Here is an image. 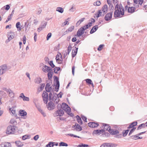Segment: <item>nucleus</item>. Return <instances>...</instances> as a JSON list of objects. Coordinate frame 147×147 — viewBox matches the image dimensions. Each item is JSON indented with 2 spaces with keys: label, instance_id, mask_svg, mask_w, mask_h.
I'll list each match as a JSON object with an SVG mask.
<instances>
[{
  "label": "nucleus",
  "instance_id": "f257e3e1",
  "mask_svg": "<svg viewBox=\"0 0 147 147\" xmlns=\"http://www.w3.org/2000/svg\"><path fill=\"white\" fill-rule=\"evenodd\" d=\"M115 9L114 13L115 18L121 17V15L123 16L124 14V9L122 4H120L119 5L117 4L115 7Z\"/></svg>",
  "mask_w": 147,
  "mask_h": 147
},
{
  "label": "nucleus",
  "instance_id": "f03ea898",
  "mask_svg": "<svg viewBox=\"0 0 147 147\" xmlns=\"http://www.w3.org/2000/svg\"><path fill=\"white\" fill-rule=\"evenodd\" d=\"M16 127L14 125H10L8 126L6 132V133L8 134H14L16 130Z\"/></svg>",
  "mask_w": 147,
  "mask_h": 147
},
{
  "label": "nucleus",
  "instance_id": "7ed1b4c3",
  "mask_svg": "<svg viewBox=\"0 0 147 147\" xmlns=\"http://www.w3.org/2000/svg\"><path fill=\"white\" fill-rule=\"evenodd\" d=\"M9 70L6 65H4L0 67V76L5 73Z\"/></svg>",
  "mask_w": 147,
  "mask_h": 147
},
{
  "label": "nucleus",
  "instance_id": "20e7f679",
  "mask_svg": "<svg viewBox=\"0 0 147 147\" xmlns=\"http://www.w3.org/2000/svg\"><path fill=\"white\" fill-rule=\"evenodd\" d=\"M62 109L66 111L69 113L71 112V109L68 105L64 102H63L61 106Z\"/></svg>",
  "mask_w": 147,
  "mask_h": 147
},
{
  "label": "nucleus",
  "instance_id": "39448f33",
  "mask_svg": "<svg viewBox=\"0 0 147 147\" xmlns=\"http://www.w3.org/2000/svg\"><path fill=\"white\" fill-rule=\"evenodd\" d=\"M54 77H55V78L54 80V83H55V82L56 83V85L54 84V85L56 86L55 88V91L57 92L58 91L59 87V82L58 78L57 76H55Z\"/></svg>",
  "mask_w": 147,
  "mask_h": 147
},
{
  "label": "nucleus",
  "instance_id": "423d86ee",
  "mask_svg": "<svg viewBox=\"0 0 147 147\" xmlns=\"http://www.w3.org/2000/svg\"><path fill=\"white\" fill-rule=\"evenodd\" d=\"M42 96L44 102L45 104H47L48 101V94L46 92L44 91L42 94Z\"/></svg>",
  "mask_w": 147,
  "mask_h": 147
},
{
  "label": "nucleus",
  "instance_id": "0eeeda50",
  "mask_svg": "<svg viewBox=\"0 0 147 147\" xmlns=\"http://www.w3.org/2000/svg\"><path fill=\"white\" fill-rule=\"evenodd\" d=\"M8 39L6 40V42H9L12 40L14 37V33L13 32H8L7 34Z\"/></svg>",
  "mask_w": 147,
  "mask_h": 147
},
{
  "label": "nucleus",
  "instance_id": "6e6552de",
  "mask_svg": "<svg viewBox=\"0 0 147 147\" xmlns=\"http://www.w3.org/2000/svg\"><path fill=\"white\" fill-rule=\"evenodd\" d=\"M108 131L109 133L113 135H115L118 134L119 133V131L117 129H111L109 128L108 130Z\"/></svg>",
  "mask_w": 147,
  "mask_h": 147
},
{
  "label": "nucleus",
  "instance_id": "1a4fd4ad",
  "mask_svg": "<svg viewBox=\"0 0 147 147\" xmlns=\"http://www.w3.org/2000/svg\"><path fill=\"white\" fill-rule=\"evenodd\" d=\"M72 128H73V130H76L78 131H80L82 130V127L77 123H76L74 125H73Z\"/></svg>",
  "mask_w": 147,
  "mask_h": 147
},
{
  "label": "nucleus",
  "instance_id": "9d476101",
  "mask_svg": "<svg viewBox=\"0 0 147 147\" xmlns=\"http://www.w3.org/2000/svg\"><path fill=\"white\" fill-rule=\"evenodd\" d=\"M42 70L43 72L47 73L50 71H53V69L50 67H48L47 65L43 66L42 68Z\"/></svg>",
  "mask_w": 147,
  "mask_h": 147
},
{
  "label": "nucleus",
  "instance_id": "9b49d317",
  "mask_svg": "<svg viewBox=\"0 0 147 147\" xmlns=\"http://www.w3.org/2000/svg\"><path fill=\"white\" fill-rule=\"evenodd\" d=\"M113 12H111L107 14L105 17V19L106 21H109L112 18Z\"/></svg>",
  "mask_w": 147,
  "mask_h": 147
},
{
  "label": "nucleus",
  "instance_id": "f8f14e48",
  "mask_svg": "<svg viewBox=\"0 0 147 147\" xmlns=\"http://www.w3.org/2000/svg\"><path fill=\"white\" fill-rule=\"evenodd\" d=\"M84 28L81 27L80 28L77 32V35L78 36H80L84 34Z\"/></svg>",
  "mask_w": 147,
  "mask_h": 147
},
{
  "label": "nucleus",
  "instance_id": "ddd939ff",
  "mask_svg": "<svg viewBox=\"0 0 147 147\" xmlns=\"http://www.w3.org/2000/svg\"><path fill=\"white\" fill-rule=\"evenodd\" d=\"M104 132V130L103 129H97L94 130L92 133L93 135L94 134H97L99 135L103 133Z\"/></svg>",
  "mask_w": 147,
  "mask_h": 147
},
{
  "label": "nucleus",
  "instance_id": "4468645a",
  "mask_svg": "<svg viewBox=\"0 0 147 147\" xmlns=\"http://www.w3.org/2000/svg\"><path fill=\"white\" fill-rule=\"evenodd\" d=\"M55 107V105L51 101L49 102L47 107L48 110H51L53 109H54Z\"/></svg>",
  "mask_w": 147,
  "mask_h": 147
},
{
  "label": "nucleus",
  "instance_id": "2eb2a0df",
  "mask_svg": "<svg viewBox=\"0 0 147 147\" xmlns=\"http://www.w3.org/2000/svg\"><path fill=\"white\" fill-rule=\"evenodd\" d=\"M88 125L90 127L94 128L98 127L99 125V124L98 123L90 122L88 123Z\"/></svg>",
  "mask_w": 147,
  "mask_h": 147
},
{
  "label": "nucleus",
  "instance_id": "dca6fc26",
  "mask_svg": "<svg viewBox=\"0 0 147 147\" xmlns=\"http://www.w3.org/2000/svg\"><path fill=\"white\" fill-rule=\"evenodd\" d=\"M30 25L29 23L25 22V32H27L30 28Z\"/></svg>",
  "mask_w": 147,
  "mask_h": 147
},
{
  "label": "nucleus",
  "instance_id": "f3484780",
  "mask_svg": "<svg viewBox=\"0 0 147 147\" xmlns=\"http://www.w3.org/2000/svg\"><path fill=\"white\" fill-rule=\"evenodd\" d=\"M64 114V112L61 109H59L56 111V114L57 116H61Z\"/></svg>",
  "mask_w": 147,
  "mask_h": 147
},
{
  "label": "nucleus",
  "instance_id": "a211bd4d",
  "mask_svg": "<svg viewBox=\"0 0 147 147\" xmlns=\"http://www.w3.org/2000/svg\"><path fill=\"white\" fill-rule=\"evenodd\" d=\"M108 10L107 6V5H105L104 6L102 7V11H101L102 13H103V15H104V14H105L107 12V11Z\"/></svg>",
  "mask_w": 147,
  "mask_h": 147
},
{
  "label": "nucleus",
  "instance_id": "6ab92c4d",
  "mask_svg": "<svg viewBox=\"0 0 147 147\" xmlns=\"http://www.w3.org/2000/svg\"><path fill=\"white\" fill-rule=\"evenodd\" d=\"M102 127H104L103 130H104V132L105 131H108L109 128H111V127L109 125L107 124L103 123Z\"/></svg>",
  "mask_w": 147,
  "mask_h": 147
},
{
  "label": "nucleus",
  "instance_id": "aec40b11",
  "mask_svg": "<svg viewBox=\"0 0 147 147\" xmlns=\"http://www.w3.org/2000/svg\"><path fill=\"white\" fill-rule=\"evenodd\" d=\"M138 123L137 121H134L130 124L129 125L128 127V129H130L133 127H134L136 126Z\"/></svg>",
  "mask_w": 147,
  "mask_h": 147
},
{
  "label": "nucleus",
  "instance_id": "412c9836",
  "mask_svg": "<svg viewBox=\"0 0 147 147\" xmlns=\"http://www.w3.org/2000/svg\"><path fill=\"white\" fill-rule=\"evenodd\" d=\"M98 25H96L95 26H94L91 30L90 32V34H92L94 33L98 29Z\"/></svg>",
  "mask_w": 147,
  "mask_h": 147
},
{
  "label": "nucleus",
  "instance_id": "4be33fe9",
  "mask_svg": "<svg viewBox=\"0 0 147 147\" xmlns=\"http://www.w3.org/2000/svg\"><path fill=\"white\" fill-rule=\"evenodd\" d=\"M9 96L11 98H14L15 97V94L11 89L7 92Z\"/></svg>",
  "mask_w": 147,
  "mask_h": 147
},
{
  "label": "nucleus",
  "instance_id": "5701e85b",
  "mask_svg": "<svg viewBox=\"0 0 147 147\" xmlns=\"http://www.w3.org/2000/svg\"><path fill=\"white\" fill-rule=\"evenodd\" d=\"M76 49L75 50H72V57H74L76 55L78 48L76 47H75Z\"/></svg>",
  "mask_w": 147,
  "mask_h": 147
},
{
  "label": "nucleus",
  "instance_id": "b1692460",
  "mask_svg": "<svg viewBox=\"0 0 147 147\" xmlns=\"http://www.w3.org/2000/svg\"><path fill=\"white\" fill-rule=\"evenodd\" d=\"M135 9L136 8L134 7H129L128 9V12L129 13H132L135 11Z\"/></svg>",
  "mask_w": 147,
  "mask_h": 147
},
{
  "label": "nucleus",
  "instance_id": "393cba45",
  "mask_svg": "<svg viewBox=\"0 0 147 147\" xmlns=\"http://www.w3.org/2000/svg\"><path fill=\"white\" fill-rule=\"evenodd\" d=\"M16 145L18 147H21L24 145V144L20 141H16L15 142Z\"/></svg>",
  "mask_w": 147,
  "mask_h": 147
},
{
  "label": "nucleus",
  "instance_id": "a878e982",
  "mask_svg": "<svg viewBox=\"0 0 147 147\" xmlns=\"http://www.w3.org/2000/svg\"><path fill=\"white\" fill-rule=\"evenodd\" d=\"M47 23V22L45 21L42 22L41 25L40 26V28L41 30H42L45 27Z\"/></svg>",
  "mask_w": 147,
  "mask_h": 147
},
{
  "label": "nucleus",
  "instance_id": "bb28decb",
  "mask_svg": "<svg viewBox=\"0 0 147 147\" xmlns=\"http://www.w3.org/2000/svg\"><path fill=\"white\" fill-rule=\"evenodd\" d=\"M19 114L22 117H24L27 115V113L24 110H20L19 111Z\"/></svg>",
  "mask_w": 147,
  "mask_h": 147
},
{
  "label": "nucleus",
  "instance_id": "cd10ccee",
  "mask_svg": "<svg viewBox=\"0 0 147 147\" xmlns=\"http://www.w3.org/2000/svg\"><path fill=\"white\" fill-rule=\"evenodd\" d=\"M2 145H3V147H11V144L7 142H5L2 143Z\"/></svg>",
  "mask_w": 147,
  "mask_h": 147
},
{
  "label": "nucleus",
  "instance_id": "c85d7f7f",
  "mask_svg": "<svg viewBox=\"0 0 147 147\" xmlns=\"http://www.w3.org/2000/svg\"><path fill=\"white\" fill-rule=\"evenodd\" d=\"M47 76L49 80H51L52 77L53 72L52 71H50L48 72Z\"/></svg>",
  "mask_w": 147,
  "mask_h": 147
},
{
  "label": "nucleus",
  "instance_id": "c756f323",
  "mask_svg": "<svg viewBox=\"0 0 147 147\" xmlns=\"http://www.w3.org/2000/svg\"><path fill=\"white\" fill-rule=\"evenodd\" d=\"M143 0H134V3L135 4H139L141 5H142L143 2Z\"/></svg>",
  "mask_w": 147,
  "mask_h": 147
},
{
  "label": "nucleus",
  "instance_id": "7c9ffc66",
  "mask_svg": "<svg viewBox=\"0 0 147 147\" xmlns=\"http://www.w3.org/2000/svg\"><path fill=\"white\" fill-rule=\"evenodd\" d=\"M76 117L77 118V120L78 122L80 124L82 125V124L83 122L82 120L81 119L80 117L78 115H77L76 116Z\"/></svg>",
  "mask_w": 147,
  "mask_h": 147
},
{
  "label": "nucleus",
  "instance_id": "2f4dec72",
  "mask_svg": "<svg viewBox=\"0 0 147 147\" xmlns=\"http://www.w3.org/2000/svg\"><path fill=\"white\" fill-rule=\"evenodd\" d=\"M55 142H50L46 145L45 147H53L55 145Z\"/></svg>",
  "mask_w": 147,
  "mask_h": 147
},
{
  "label": "nucleus",
  "instance_id": "473e14b6",
  "mask_svg": "<svg viewBox=\"0 0 147 147\" xmlns=\"http://www.w3.org/2000/svg\"><path fill=\"white\" fill-rule=\"evenodd\" d=\"M42 79L39 77L35 79L34 82L37 84H40L42 82Z\"/></svg>",
  "mask_w": 147,
  "mask_h": 147
},
{
  "label": "nucleus",
  "instance_id": "72a5a7b5",
  "mask_svg": "<svg viewBox=\"0 0 147 147\" xmlns=\"http://www.w3.org/2000/svg\"><path fill=\"white\" fill-rule=\"evenodd\" d=\"M59 55L58 54L56 56V59L57 62L59 64H61L62 60L60 59L59 57Z\"/></svg>",
  "mask_w": 147,
  "mask_h": 147
},
{
  "label": "nucleus",
  "instance_id": "f704fd0d",
  "mask_svg": "<svg viewBox=\"0 0 147 147\" xmlns=\"http://www.w3.org/2000/svg\"><path fill=\"white\" fill-rule=\"evenodd\" d=\"M53 100L56 104L59 102L58 97L55 96L52 97Z\"/></svg>",
  "mask_w": 147,
  "mask_h": 147
},
{
  "label": "nucleus",
  "instance_id": "c9c22d12",
  "mask_svg": "<svg viewBox=\"0 0 147 147\" xmlns=\"http://www.w3.org/2000/svg\"><path fill=\"white\" fill-rule=\"evenodd\" d=\"M145 127V123H142L140 124L137 129V130H138L139 129H140L142 128H144Z\"/></svg>",
  "mask_w": 147,
  "mask_h": 147
},
{
  "label": "nucleus",
  "instance_id": "e433bc0d",
  "mask_svg": "<svg viewBox=\"0 0 147 147\" xmlns=\"http://www.w3.org/2000/svg\"><path fill=\"white\" fill-rule=\"evenodd\" d=\"M56 10L61 13H63L64 11L63 9L62 8L60 7H57Z\"/></svg>",
  "mask_w": 147,
  "mask_h": 147
},
{
  "label": "nucleus",
  "instance_id": "4c0bfd02",
  "mask_svg": "<svg viewBox=\"0 0 147 147\" xmlns=\"http://www.w3.org/2000/svg\"><path fill=\"white\" fill-rule=\"evenodd\" d=\"M30 136L28 135H26L22 136V139L23 140H25L27 139H30Z\"/></svg>",
  "mask_w": 147,
  "mask_h": 147
},
{
  "label": "nucleus",
  "instance_id": "58836bf2",
  "mask_svg": "<svg viewBox=\"0 0 147 147\" xmlns=\"http://www.w3.org/2000/svg\"><path fill=\"white\" fill-rule=\"evenodd\" d=\"M20 22H17L16 24V26L18 29V30L20 31L21 30V28L20 26Z\"/></svg>",
  "mask_w": 147,
  "mask_h": 147
},
{
  "label": "nucleus",
  "instance_id": "ea45409f",
  "mask_svg": "<svg viewBox=\"0 0 147 147\" xmlns=\"http://www.w3.org/2000/svg\"><path fill=\"white\" fill-rule=\"evenodd\" d=\"M129 131V129H127L126 130L123 131L122 132L123 136V137H125V136H126L127 135Z\"/></svg>",
  "mask_w": 147,
  "mask_h": 147
},
{
  "label": "nucleus",
  "instance_id": "a19ab883",
  "mask_svg": "<svg viewBox=\"0 0 147 147\" xmlns=\"http://www.w3.org/2000/svg\"><path fill=\"white\" fill-rule=\"evenodd\" d=\"M46 91L48 92H49L51 91H52L53 92L54 91V89H52V86H50L48 88H47L46 90Z\"/></svg>",
  "mask_w": 147,
  "mask_h": 147
},
{
  "label": "nucleus",
  "instance_id": "79ce46f5",
  "mask_svg": "<svg viewBox=\"0 0 147 147\" xmlns=\"http://www.w3.org/2000/svg\"><path fill=\"white\" fill-rule=\"evenodd\" d=\"M85 19V18H83L81 19L80 20L76 23V25H79L82 22L84 21Z\"/></svg>",
  "mask_w": 147,
  "mask_h": 147
},
{
  "label": "nucleus",
  "instance_id": "37998d69",
  "mask_svg": "<svg viewBox=\"0 0 147 147\" xmlns=\"http://www.w3.org/2000/svg\"><path fill=\"white\" fill-rule=\"evenodd\" d=\"M91 22H89L88 23V24L89 27L92 26V23H94L95 22V20L94 18H91Z\"/></svg>",
  "mask_w": 147,
  "mask_h": 147
},
{
  "label": "nucleus",
  "instance_id": "c03bdc74",
  "mask_svg": "<svg viewBox=\"0 0 147 147\" xmlns=\"http://www.w3.org/2000/svg\"><path fill=\"white\" fill-rule=\"evenodd\" d=\"M101 4V3L100 1L97 0L96 2L94 3V5L95 6H99Z\"/></svg>",
  "mask_w": 147,
  "mask_h": 147
},
{
  "label": "nucleus",
  "instance_id": "a18cd8bd",
  "mask_svg": "<svg viewBox=\"0 0 147 147\" xmlns=\"http://www.w3.org/2000/svg\"><path fill=\"white\" fill-rule=\"evenodd\" d=\"M10 123L14 125H16L17 124L16 121L13 119H12L10 120Z\"/></svg>",
  "mask_w": 147,
  "mask_h": 147
},
{
  "label": "nucleus",
  "instance_id": "49530a36",
  "mask_svg": "<svg viewBox=\"0 0 147 147\" xmlns=\"http://www.w3.org/2000/svg\"><path fill=\"white\" fill-rule=\"evenodd\" d=\"M59 146H68V144L65 143L63 142H61L59 143Z\"/></svg>",
  "mask_w": 147,
  "mask_h": 147
},
{
  "label": "nucleus",
  "instance_id": "de8ad7c7",
  "mask_svg": "<svg viewBox=\"0 0 147 147\" xmlns=\"http://www.w3.org/2000/svg\"><path fill=\"white\" fill-rule=\"evenodd\" d=\"M10 111H11V112L12 113V114L13 115L15 114L16 112V111L14 109L13 107H12V108H10L9 109Z\"/></svg>",
  "mask_w": 147,
  "mask_h": 147
},
{
  "label": "nucleus",
  "instance_id": "09e8293b",
  "mask_svg": "<svg viewBox=\"0 0 147 147\" xmlns=\"http://www.w3.org/2000/svg\"><path fill=\"white\" fill-rule=\"evenodd\" d=\"M60 68L59 67H56L54 69V71L55 73H57V72L60 69Z\"/></svg>",
  "mask_w": 147,
  "mask_h": 147
},
{
  "label": "nucleus",
  "instance_id": "8fccbe9b",
  "mask_svg": "<svg viewBox=\"0 0 147 147\" xmlns=\"http://www.w3.org/2000/svg\"><path fill=\"white\" fill-rule=\"evenodd\" d=\"M85 80L86 81V83L90 85L91 84H92V81L91 79H87Z\"/></svg>",
  "mask_w": 147,
  "mask_h": 147
},
{
  "label": "nucleus",
  "instance_id": "3c124183",
  "mask_svg": "<svg viewBox=\"0 0 147 147\" xmlns=\"http://www.w3.org/2000/svg\"><path fill=\"white\" fill-rule=\"evenodd\" d=\"M74 26H72L70 27L67 30V31H68V32H71L74 29Z\"/></svg>",
  "mask_w": 147,
  "mask_h": 147
},
{
  "label": "nucleus",
  "instance_id": "603ef678",
  "mask_svg": "<svg viewBox=\"0 0 147 147\" xmlns=\"http://www.w3.org/2000/svg\"><path fill=\"white\" fill-rule=\"evenodd\" d=\"M49 63L52 68H54L55 67V65L54 64L52 61H49Z\"/></svg>",
  "mask_w": 147,
  "mask_h": 147
},
{
  "label": "nucleus",
  "instance_id": "864d4df0",
  "mask_svg": "<svg viewBox=\"0 0 147 147\" xmlns=\"http://www.w3.org/2000/svg\"><path fill=\"white\" fill-rule=\"evenodd\" d=\"M138 136L137 134L136 135H135L134 136H131L130 137L132 138V139L135 140H136L138 139Z\"/></svg>",
  "mask_w": 147,
  "mask_h": 147
},
{
  "label": "nucleus",
  "instance_id": "5fc2aeb1",
  "mask_svg": "<svg viewBox=\"0 0 147 147\" xmlns=\"http://www.w3.org/2000/svg\"><path fill=\"white\" fill-rule=\"evenodd\" d=\"M136 128L133 127L130 131V132L129 134V136L131 134L134 132V131L135 130Z\"/></svg>",
  "mask_w": 147,
  "mask_h": 147
},
{
  "label": "nucleus",
  "instance_id": "6e6d98bb",
  "mask_svg": "<svg viewBox=\"0 0 147 147\" xmlns=\"http://www.w3.org/2000/svg\"><path fill=\"white\" fill-rule=\"evenodd\" d=\"M88 145L87 144H82L81 145H78V147H88Z\"/></svg>",
  "mask_w": 147,
  "mask_h": 147
},
{
  "label": "nucleus",
  "instance_id": "4d7b16f0",
  "mask_svg": "<svg viewBox=\"0 0 147 147\" xmlns=\"http://www.w3.org/2000/svg\"><path fill=\"white\" fill-rule=\"evenodd\" d=\"M98 14L96 16L97 18H98L101 15V14L102 13V12L100 10H98Z\"/></svg>",
  "mask_w": 147,
  "mask_h": 147
},
{
  "label": "nucleus",
  "instance_id": "13d9d810",
  "mask_svg": "<svg viewBox=\"0 0 147 147\" xmlns=\"http://www.w3.org/2000/svg\"><path fill=\"white\" fill-rule=\"evenodd\" d=\"M110 147H116L117 146V145L116 144L110 143Z\"/></svg>",
  "mask_w": 147,
  "mask_h": 147
},
{
  "label": "nucleus",
  "instance_id": "bf43d9fd",
  "mask_svg": "<svg viewBox=\"0 0 147 147\" xmlns=\"http://www.w3.org/2000/svg\"><path fill=\"white\" fill-rule=\"evenodd\" d=\"M23 100L24 101H29V98L28 97L25 96L23 98Z\"/></svg>",
  "mask_w": 147,
  "mask_h": 147
},
{
  "label": "nucleus",
  "instance_id": "052dcab7",
  "mask_svg": "<svg viewBox=\"0 0 147 147\" xmlns=\"http://www.w3.org/2000/svg\"><path fill=\"white\" fill-rule=\"evenodd\" d=\"M104 46V45H100L98 48V50L99 51H101Z\"/></svg>",
  "mask_w": 147,
  "mask_h": 147
},
{
  "label": "nucleus",
  "instance_id": "680f3d73",
  "mask_svg": "<svg viewBox=\"0 0 147 147\" xmlns=\"http://www.w3.org/2000/svg\"><path fill=\"white\" fill-rule=\"evenodd\" d=\"M45 85V84H42L40 87V90L41 91L43 89Z\"/></svg>",
  "mask_w": 147,
  "mask_h": 147
},
{
  "label": "nucleus",
  "instance_id": "e2e57ef3",
  "mask_svg": "<svg viewBox=\"0 0 147 147\" xmlns=\"http://www.w3.org/2000/svg\"><path fill=\"white\" fill-rule=\"evenodd\" d=\"M110 136L108 132H105L103 134H102L103 137H109Z\"/></svg>",
  "mask_w": 147,
  "mask_h": 147
},
{
  "label": "nucleus",
  "instance_id": "0e129e2a",
  "mask_svg": "<svg viewBox=\"0 0 147 147\" xmlns=\"http://www.w3.org/2000/svg\"><path fill=\"white\" fill-rule=\"evenodd\" d=\"M51 33H49L47 37V40H48L50 38H51Z\"/></svg>",
  "mask_w": 147,
  "mask_h": 147
},
{
  "label": "nucleus",
  "instance_id": "69168bd1",
  "mask_svg": "<svg viewBox=\"0 0 147 147\" xmlns=\"http://www.w3.org/2000/svg\"><path fill=\"white\" fill-rule=\"evenodd\" d=\"M81 117L84 121L85 122H87V118L86 117L83 115H82Z\"/></svg>",
  "mask_w": 147,
  "mask_h": 147
},
{
  "label": "nucleus",
  "instance_id": "338daca9",
  "mask_svg": "<svg viewBox=\"0 0 147 147\" xmlns=\"http://www.w3.org/2000/svg\"><path fill=\"white\" fill-rule=\"evenodd\" d=\"M36 106L39 112L42 111V109L41 108V107L39 105H36Z\"/></svg>",
  "mask_w": 147,
  "mask_h": 147
},
{
  "label": "nucleus",
  "instance_id": "774afa93",
  "mask_svg": "<svg viewBox=\"0 0 147 147\" xmlns=\"http://www.w3.org/2000/svg\"><path fill=\"white\" fill-rule=\"evenodd\" d=\"M72 47L70 44H69L68 47H67V51L70 52L71 50Z\"/></svg>",
  "mask_w": 147,
  "mask_h": 147
}]
</instances>
